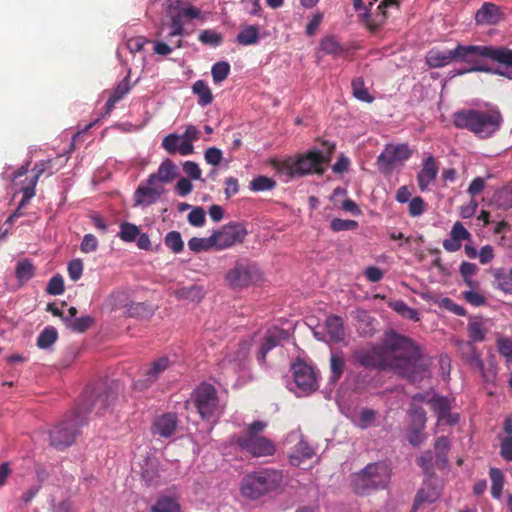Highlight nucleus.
Here are the masks:
<instances>
[{"instance_id":"f8f14e48","label":"nucleus","mask_w":512,"mask_h":512,"mask_svg":"<svg viewBox=\"0 0 512 512\" xmlns=\"http://www.w3.org/2000/svg\"><path fill=\"white\" fill-rule=\"evenodd\" d=\"M116 399V394L110 387L104 386L94 391L90 398L82 406L78 407L75 412H80V418L86 423V415L94 412L96 415L103 414Z\"/></svg>"},{"instance_id":"4be33fe9","label":"nucleus","mask_w":512,"mask_h":512,"mask_svg":"<svg viewBox=\"0 0 512 512\" xmlns=\"http://www.w3.org/2000/svg\"><path fill=\"white\" fill-rule=\"evenodd\" d=\"M474 19L480 26L496 25L503 19V13L495 3L484 2L476 11Z\"/></svg>"},{"instance_id":"338daca9","label":"nucleus","mask_w":512,"mask_h":512,"mask_svg":"<svg viewBox=\"0 0 512 512\" xmlns=\"http://www.w3.org/2000/svg\"><path fill=\"white\" fill-rule=\"evenodd\" d=\"M68 274L71 280L77 281L83 273V262L80 259H74L68 264Z\"/></svg>"},{"instance_id":"4d7b16f0","label":"nucleus","mask_w":512,"mask_h":512,"mask_svg":"<svg viewBox=\"0 0 512 512\" xmlns=\"http://www.w3.org/2000/svg\"><path fill=\"white\" fill-rule=\"evenodd\" d=\"M65 290L64 280L60 274L54 275L48 282L46 292L50 295H61Z\"/></svg>"},{"instance_id":"c85d7f7f","label":"nucleus","mask_w":512,"mask_h":512,"mask_svg":"<svg viewBox=\"0 0 512 512\" xmlns=\"http://www.w3.org/2000/svg\"><path fill=\"white\" fill-rule=\"evenodd\" d=\"M176 175V165L170 159H166L160 164L157 172L148 177L147 182L148 184H155L156 181L169 183Z\"/></svg>"},{"instance_id":"6ab92c4d","label":"nucleus","mask_w":512,"mask_h":512,"mask_svg":"<svg viewBox=\"0 0 512 512\" xmlns=\"http://www.w3.org/2000/svg\"><path fill=\"white\" fill-rule=\"evenodd\" d=\"M353 356L355 361L365 368L388 369L379 344L372 346L371 349L356 350Z\"/></svg>"},{"instance_id":"5fc2aeb1","label":"nucleus","mask_w":512,"mask_h":512,"mask_svg":"<svg viewBox=\"0 0 512 512\" xmlns=\"http://www.w3.org/2000/svg\"><path fill=\"white\" fill-rule=\"evenodd\" d=\"M478 268L474 263L470 262H462L459 268V272L464 279V282L473 287L475 282L473 280V276L476 274Z\"/></svg>"},{"instance_id":"8fccbe9b","label":"nucleus","mask_w":512,"mask_h":512,"mask_svg":"<svg viewBox=\"0 0 512 512\" xmlns=\"http://www.w3.org/2000/svg\"><path fill=\"white\" fill-rule=\"evenodd\" d=\"M139 232L140 230L136 225L124 222L120 225V232L118 236L124 242H133L136 240Z\"/></svg>"},{"instance_id":"6e6d98bb","label":"nucleus","mask_w":512,"mask_h":512,"mask_svg":"<svg viewBox=\"0 0 512 512\" xmlns=\"http://www.w3.org/2000/svg\"><path fill=\"white\" fill-rule=\"evenodd\" d=\"M251 343L247 340H242L237 345V350L235 352V356L229 361L236 362L238 366H241L242 363L247 359L250 351Z\"/></svg>"},{"instance_id":"cd10ccee","label":"nucleus","mask_w":512,"mask_h":512,"mask_svg":"<svg viewBox=\"0 0 512 512\" xmlns=\"http://www.w3.org/2000/svg\"><path fill=\"white\" fill-rule=\"evenodd\" d=\"M367 473L376 485V488H385L390 480V470L383 462L367 465Z\"/></svg>"},{"instance_id":"9b49d317","label":"nucleus","mask_w":512,"mask_h":512,"mask_svg":"<svg viewBox=\"0 0 512 512\" xmlns=\"http://www.w3.org/2000/svg\"><path fill=\"white\" fill-rule=\"evenodd\" d=\"M194 405L202 419L214 416L219 399L215 387L208 383H201L193 392Z\"/></svg>"},{"instance_id":"ea45409f","label":"nucleus","mask_w":512,"mask_h":512,"mask_svg":"<svg viewBox=\"0 0 512 512\" xmlns=\"http://www.w3.org/2000/svg\"><path fill=\"white\" fill-rule=\"evenodd\" d=\"M413 187L401 186L396 192V200L400 203L409 202V213L416 216V198L411 199Z\"/></svg>"},{"instance_id":"e433bc0d","label":"nucleus","mask_w":512,"mask_h":512,"mask_svg":"<svg viewBox=\"0 0 512 512\" xmlns=\"http://www.w3.org/2000/svg\"><path fill=\"white\" fill-rule=\"evenodd\" d=\"M489 476L491 479V495L499 500L504 487V474L499 468L491 467L489 469Z\"/></svg>"},{"instance_id":"c756f323","label":"nucleus","mask_w":512,"mask_h":512,"mask_svg":"<svg viewBox=\"0 0 512 512\" xmlns=\"http://www.w3.org/2000/svg\"><path fill=\"white\" fill-rule=\"evenodd\" d=\"M327 334L332 342L339 343L345 339L344 321L337 315H330L325 321Z\"/></svg>"},{"instance_id":"4468645a","label":"nucleus","mask_w":512,"mask_h":512,"mask_svg":"<svg viewBox=\"0 0 512 512\" xmlns=\"http://www.w3.org/2000/svg\"><path fill=\"white\" fill-rule=\"evenodd\" d=\"M411 156V151L405 144L386 145L377 158V165L381 172L389 173L397 164Z\"/></svg>"},{"instance_id":"864d4df0","label":"nucleus","mask_w":512,"mask_h":512,"mask_svg":"<svg viewBox=\"0 0 512 512\" xmlns=\"http://www.w3.org/2000/svg\"><path fill=\"white\" fill-rule=\"evenodd\" d=\"M389 307L404 318L416 320V311L408 307L406 303L402 300L390 302Z\"/></svg>"},{"instance_id":"72a5a7b5","label":"nucleus","mask_w":512,"mask_h":512,"mask_svg":"<svg viewBox=\"0 0 512 512\" xmlns=\"http://www.w3.org/2000/svg\"><path fill=\"white\" fill-rule=\"evenodd\" d=\"M260 39V29L257 25H243L237 35V42L244 46L254 45Z\"/></svg>"},{"instance_id":"f3484780","label":"nucleus","mask_w":512,"mask_h":512,"mask_svg":"<svg viewBox=\"0 0 512 512\" xmlns=\"http://www.w3.org/2000/svg\"><path fill=\"white\" fill-rule=\"evenodd\" d=\"M294 381L299 389L311 392L317 389L316 373L314 369L301 359H297L292 366Z\"/></svg>"},{"instance_id":"a19ab883","label":"nucleus","mask_w":512,"mask_h":512,"mask_svg":"<svg viewBox=\"0 0 512 512\" xmlns=\"http://www.w3.org/2000/svg\"><path fill=\"white\" fill-rule=\"evenodd\" d=\"M57 339H58L57 330L52 326L45 327L44 330L39 334V336L37 338V346L40 349H47L51 345H53Z\"/></svg>"},{"instance_id":"dca6fc26","label":"nucleus","mask_w":512,"mask_h":512,"mask_svg":"<svg viewBox=\"0 0 512 512\" xmlns=\"http://www.w3.org/2000/svg\"><path fill=\"white\" fill-rule=\"evenodd\" d=\"M110 304L112 309H122L125 308V313L129 317H135L139 319L149 318L153 315V308L151 305H148L143 302H132L131 304H127V295L124 292H114L109 297Z\"/></svg>"},{"instance_id":"2f4dec72","label":"nucleus","mask_w":512,"mask_h":512,"mask_svg":"<svg viewBox=\"0 0 512 512\" xmlns=\"http://www.w3.org/2000/svg\"><path fill=\"white\" fill-rule=\"evenodd\" d=\"M353 490L360 495H365L373 490H377L376 485L371 480L370 475L367 473V466L363 471L357 474L352 481Z\"/></svg>"},{"instance_id":"c9c22d12","label":"nucleus","mask_w":512,"mask_h":512,"mask_svg":"<svg viewBox=\"0 0 512 512\" xmlns=\"http://www.w3.org/2000/svg\"><path fill=\"white\" fill-rule=\"evenodd\" d=\"M176 296L179 299L189 300L192 302H200L205 295L204 289L198 285L189 287H181L176 290Z\"/></svg>"},{"instance_id":"9d476101","label":"nucleus","mask_w":512,"mask_h":512,"mask_svg":"<svg viewBox=\"0 0 512 512\" xmlns=\"http://www.w3.org/2000/svg\"><path fill=\"white\" fill-rule=\"evenodd\" d=\"M418 401L427 403L437 416L439 424L455 425L459 421L457 413H451V399L441 396L434 390L418 392Z\"/></svg>"},{"instance_id":"bb28decb","label":"nucleus","mask_w":512,"mask_h":512,"mask_svg":"<svg viewBox=\"0 0 512 512\" xmlns=\"http://www.w3.org/2000/svg\"><path fill=\"white\" fill-rule=\"evenodd\" d=\"M489 273L494 278V288L505 294H512V267L509 270L505 268H491Z\"/></svg>"},{"instance_id":"f704fd0d","label":"nucleus","mask_w":512,"mask_h":512,"mask_svg":"<svg viewBox=\"0 0 512 512\" xmlns=\"http://www.w3.org/2000/svg\"><path fill=\"white\" fill-rule=\"evenodd\" d=\"M150 512H181V506L175 498L161 496L151 506Z\"/></svg>"},{"instance_id":"ddd939ff","label":"nucleus","mask_w":512,"mask_h":512,"mask_svg":"<svg viewBox=\"0 0 512 512\" xmlns=\"http://www.w3.org/2000/svg\"><path fill=\"white\" fill-rule=\"evenodd\" d=\"M258 276V269L255 264L248 260H237L234 267L225 276L228 284L235 288L247 287L253 283Z\"/></svg>"},{"instance_id":"603ef678","label":"nucleus","mask_w":512,"mask_h":512,"mask_svg":"<svg viewBox=\"0 0 512 512\" xmlns=\"http://www.w3.org/2000/svg\"><path fill=\"white\" fill-rule=\"evenodd\" d=\"M320 47L326 54L337 55L343 52L342 46L334 36L323 38Z\"/></svg>"},{"instance_id":"774afa93","label":"nucleus","mask_w":512,"mask_h":512,"mask_svg":"<svg viewBox=\"0 0 512 512\" xmlns=\"http://www.w3.org/2000/svg\"><path fill=\"white\" fill-rule=\"evenodd\" d=\"M98 248V239L93 234H86L81 242L80 249L84 253L95 252Z\"/></svg>"},{"instance_id":"aec40b11","label":"nucleus","mask_w":512,"mask_h":512,"mask_svg":"<svg viewBox=\"0 0 512 512\" xmlns=\"http://www.w3.org/2000/svg\"><path fill=\"white\" fill-rule=\"evenodd\" d=\"M464 242H472V235L461 222L457 221L453 224L442 245L447 252L453 253L459 251Z\"/></svg>"},{"instance_id":"680f3d73","label":"nucleus","mask_w":512,"mask_h":512,"mask_svg":"<svg viewBox=\"0 0 512 512\" xmlns=\"http://www.w3.org/2000/svg\"><path fill=\"white\" fill-rule=\"evenodd\" d=\"M497 348L499 353L507 360L512 361V339L508 337H499L497 339Z\"/></svg>"},{"instance_id":"69168bd1","label":"nucleus","mask_w":512,"mask_h":512,"mask_svg":"<svg viewBox=\"0 0 512 512\" xmlns=\"http://www.w3.org/2000/svg\"><path fill=\"white\" fill-rule=\"evenodd\" d=\"M188 222L195 227H201L205 223V211L202 207H195L188 214Z\"/></svg>"},{"instance_id":"3c124183","label":"nucleus","mask_w":512,"mask_h":512,"mask_svg":"<svg viewBox=\"0 0 512 512\" xmlns=\"http://www.w3.org/2000/svg\"><path fill=\"white\" fill-rule=\"evenodd\" d=\"M92 324L93 318L90 316H82L73 321L69 319V321L66 322V326L68 328L78 333L87 331L92 326Z\"/></svg>"},{"instance_id":"58836bf2","label":"nucleus","mask_w":512,"mask_h":512,"mask_svg":"<svg viewBox=\"0 0 512 512\" xmlns=\"http://www.w3.org/2000/svg\"><path fill=\"white\" fill-rule=\"evenodd\" d=\"M313 455V448L307 442L301 440L295 446L294 453L290 456V462L293 465H299L303 460L311 459Z\"/></svg>"},{"instance_id":"412c9836","label":"nucleus","mask_w":512,"mask_h":512,"mask_svg":"<svg viewBox=\"0 0 512 512\" xmlns=\"http://www.w3.org/2000/svg\"><path fill=\"white\" fill-rule=\"evenodd\" d=\"M290 333L282 328L269 329L264 337V341L258 351L257 360L264 363L269 351L277 347L282 341L288 340Z\"/></svg>"},{"instance_id":"1a4fd4ad","label":"nucleus","mask_w":512,"mask_h":512,"mask_svg":"<svg viewBox=\"0 0 512 512\" xmlns=\"http://www.w3.org/2000/svg\"><path fill=\"white\" fill-rule=\"evenodd\" d=\"M84 419L80 418V412H73L50 432V443L55 448L62 450L70 446L79 432V427L84 425Z\"/></svg>"},{"instance_id":"423d86ee","label":"nucleus","mask_w":512,"mask_h":512,"mask_svg":"<svg viewBox=\"0 0 512 512\" xmlns=\"http://www.w3.org/2000/svg\"><path fill=\"white\" fill-rule=\"evenodd\" d=\"M266 428L265 421L258 420L250 423L245 431L234 438L235 444L254 458L273 456L276 445L271 439L262 435Z\"/></svg>"},{"instance_id":"393cba45","label":"nucleus","mask_w":512,"mask_h":512,"mask_svg":"<svg viewBox=\"0 0 512 512\" xmlns=\"http://www.w3.org/2000/svg\"><path fill=\"white\" fill-rule=\"evenodd\" d=\"M439 167L436 159L427 155L422 164V169L418 173V185L422 191L426 190L436 179Z\"/></svg>"},{"instance_id":"13d9d810","label":"nucleus","mask_w":512,"mask_h":512,"mask_svg":"<svg viewBox=\"0 0 512 512\" xmlns=\"http://www.w3.org/2000/svg\"><path fill=\"white\" fill-rule=\"evenodd\" d=\"M352 87L354 96L357 99L365 102H371L373 100L367 89L364 87V82L361 78L354 79L352 81Z\"/></svg>"},{"instance_id":"2eb2a0df","label":"nucleus","mask_w":512,"mask_h":512,"mask_svg":"<svg viewBox=\"0 0 512 512\" xmlns=\"http://www.w3.org/2000/svg\"><path fill=\"white\" fill-rule=\"evenodd\" d=\"M247 235L243 225L230 222L221 229L213 232V239L217 250H223L232 247L236 243H241Z\"/></svg>"},{"instance_id":"09e8293b","label":"nucleus","mask_w":512,"mask_h":512,"mask_svg":"<svg viewBox=\"0 0 512 512\" xmlns=\"http://www.w3.org/2000/svg\"><path fill=\"white\" fill-rule=\"evenodd\" d=\"M230 73V65L226 61L216 62L211 69L213 81L215 83H221L224 81Z\"/></svg>"},{"instance_id":"473e14b6","label":"nucleus","mask_w":512,"mask_h":512,"mask_svg":"<svg viewBox=\"0 0 512 512\" xmlns=\"http://www.w3.org/2000/svg\"><path fill=\"white\" fill-rule=\"evenodd\" d=\"M488 329L486 321L483 319H473L468 323L467 334L470 343L482 342L485 340V336Z\"/></svg>"},{"instance_id":"f03ea898","label":"nucleus","mask_w":512,"mask_h":512,"mask_svg":"<svg viewBox=\"0 0 512 512\" xmlns=\"http://www.w3.org/2000/svg\"><path fill=\"white\" fill-rule=\"evenodd\" d=\"M388 369L413 381L416 374V346L411 338L390 330L379 343Z\"/></svg>"},{"instance_id":"e2e57ef3","label":"nucleus","mask_w":512,"mask_h":512,"mask_svg":"<svg viewBox=\"0 0 512 512\" xmlns=\"http://www.w3.org/2000/svg\"><path fill=\"white\" fill-rule=\"evenodd\" d=\"M181 136L175 133L167 135L162 141V147L169 153L175 154L178 149Z\"/></svg>"},{"instance_id":"a211bd4d","label":"nucleus","mask_w":512,"mask_h":512,"mask_svg":"<svg viewBox=\"0 0 512 512\" xmlns=\"http://www.w3.org/2000/svg\"><path fill=\"white\" fill-rule=\"evenodd\" d=\"M172 362L168 357H161L151 362L149 368L141 378L134 382V388L140 391L148 389L159 377L171 366Z\"/></svg>"},{"instance_id":"7c9ffc66","label":"nucleus","mask_w":512,"mask_h":512,"mask_svg":"<svg viewBox=\"0 0 512 512\" xmlns=\"http://www.w3.org/2000/svg\"><path fill=\"white\" fill-rule=\"evenodd\" d=\"M131 90L130 76L127 75L118 85L114 88L111 96L105 103L106 112H111L115 105L122 100Z\"/></svg>"},{"instance_id":"79ce46f5","label":"nucleus","mask_w":512,"mask_h":512,"mask_svg":"<svg viewBox=\"0 0 512 512\" xmlns=\"http://www.w3.org/2000/svg\"><path fill=\"white\" fill-rule=\"evenodd\" d=\"M276 181L267 176H257L249 183V189L253 192L269 191L274 189Z\"/></svg>"},{"instance_id":"49530a36","label":"nucleus","mask_w":512,"mask_h":512,"mask_svg":"<svg viewBox=\"0 0 512 512\" xmlns=\"http://www.w3.org/2000/svg\"><path fill=\"white\" fill-rule=\"evenodd\" d=\"M19 281H28L34 276V266L29 260L19 261L15 269Z\"/></svg>"},{"instance_id":"bf43d9fd","label":"nucleus","mask_w":512,"mask_h":512,"mask_svg":"<svg viewBox=\"0 0 512 512\" xmlns=\"http://www.w3.org/2000/svg\"><path fill=\"white\" fill-rule=\"evenodd\" d=\"M330 227L335 232L355 230L358 227V222L355 220H344L340 218L332 219Z\"/></svg>"},{"instance_id":"5701e85b","label":"nucleus","mask_w":512,"mask_h":512,"mask_svg":"<svg viewBox=\"0 0 512 512\" xmlns=\"http://www.w3.org/2000/svg\"><path fill=\"white\" fill-rule=\"evenodd\" d=\"M401 0H382L377 6L376 13L365 11L363 20L371 31H376L387 19L386 8L391 6L398 7Z\"/></svg>"},{"instance_id":"a18cd8bd","label":"nucleus","mask_w":512,"mask_h":512,"mask_svg":"<svg viewBox=\"0 0 512 512\" xmlns=\"http://www.w3.org/2000/svg\"><path fill=\"white\" fill-rule=\"evenodd\" d=\"M164 243L175 254L182 252L184 249V242L178 231L168 232L164 238Z\"/></svg>"},{"instance_id":"20e7f679","label":"nucleus","mask_w":512,"mask_h":512,"mask_svg":"<svg viewBox=\"0 0 512 512\" xmlns=\"http://www.w3.org/2000/svg\"><path fill=\"white\" fill-rule=\"evenodd\" d=\"M435 454L431 452L421 457V466L425 470L426 478L423 487L418 491V502H434L440 496V484L434 475L429 473V465L445 469L448 464L447 453L450 449L449 439L445 436L437 438L434 444Z\"/></svg>"},{"instance_id":"0eeeda50","label":"nucleus","mask_w":512,"mask_h":512,"mask_svg":"<svg viewBox=\"0 0 512 512\" xmlns=\"http://www.w3.org/2000/svg\"><path fill=\"white\" fill-rule=\"evenodd\" d=\"M322 150H312L300 156L290 166L292 175H305L310 173L322 174L325 165L330 161L335 150V144L329 141H321Z\"/></svg>"},{"instance_id":"c03bdc74","label":"nucleus","mask_w":512,"mask_h":512,"mask_svg":"<svg viewBox=\"0 0 512 512\" xmlns=\"http://www.w3.org/2000/svg\"><path fill=\"white\" fill-rule=\"evenodd\" d=\"M345 369V361L341 355L332 354L330 358V370H331V377L330 381L335 383L337 382Z\"/></svg>"},{"instance_id":"7ed1b4c3","label":"nucleus","mask_w":512,"mask_h":512,"mask_svg":"<svg viewBox=\"0 0 512 512\" xmlns=\"http://www.w3.org/2000/svg\"><path fill=\"white\" fill-rule=\"evenodd\" d=\"M453 122L457 128L467 129L480 138H488L500 129L503 118L496 107L489 106L455 112Z\"/></svg>"},{"instance_id":"b1692460","label":"nucleus","mask_w":512,"mask_h":512,"mask_svg":"<svg viewBox=\"0 0 512 512\" xmlns=\"http://www.w3.org/2000/svg\"><path fill=\"white\" fill-rule=\"evenodd\" d=\"M163 190L154 186V184H140L134 192L135 206H149L154 204L161 196Z\"/></svg>"},{"instance_id":"4c0bfd02","label":"nucleus","mask_w":512,"mask_h":512,"mask_svg":"<svg viewBox=\"0 0 512 512\" xmlns=\"http://www.w3.org/2000/svg\"><path fill=\"white\" fill-rule=\"evenodd\" d=\"M192 91L198 96V104L205 107L213 101V95L209 86L203 80H197L193 86Z\"/></svg>"},{"instance_id":"0e129e2a","label":"nucleus","mask_w":512,"mask_h":512,"mask_svg":"<svg viewBox=\"0 0 512 512\" xmlns=\"http://www.w3.org/2000/svg\"><path fill=\"white\" fill-rule=\"evenodd\" d=\"M205 161L213 166H218L223 158V153L219 148L210 147L204 153Z\"/></svg>"},{"instance_id":"39448f33","label":"nucleus","mask_w":512,"mask_h":512,"mask_svg":"<svg viewBox=\"0 0 512 512\" xmlns=\"http://www.w3.org/2000/svg\"><path fill=\"white\" fill-rule=\"evenodd\" d=\"M283 482V474L275 469H261L248 473L242 478L241 495L250 500H257L277 491Z\"/></svg>"},{"instance_id":"37998d69","label":"nucleus","mask_w":512,"mask_h":512,"mask_svg":"<svg viewBox=\"0 0 512 512\" xmlns=\"http://www.w3.org/2000/svg\"><path fill=\"white\" fill-rule=\"evenodd\" d=\"M188 247L191 251L199 253L201 251H207L213 247L216 248L213 234L207 238L193 237L188 241Z\"/></svg>"},{"instance_id":"f257e3e1","label":"nucleus","mask_w":512,"mask_h":512,"mask_svg":"<svg viewBox=\"0 0 512 512\" xmlns=\"http://www.w3.org/2000/svg\"><path fill=\"white\" fill-rule=\"evenodd\" d=\"M477 57L491 59L506 66H512V50L506 47L457 45L452 50L429 51L426 55V63L432 68L449 65L455 60L470 62Z\"/></svg>"},{"instance_id":"a878e982","label":"nucleus","mask_w":512,"mask_h":512,"mask_svg":"<svg viewBox=\"0 0 512 512\" xmlns=\"http://www.w3.org/2000/svg\"><path fill=\"white\" fill-rule=\"evenodd\" d=\"M177 426V417L175 414L166 413L157 418L153 423V434H158L161 437H171Z\"/></svg>"},{"instance_id":"6e6552de","label":"nucleus","mask_w":512,"mask_h":512,"mask_svg":"<svg viewBox=\"0 0 512 512\" xmlns=\"http://www.w3.org/2000/svg\"><path fill=\"white\" fill-rule=\"evenodd\" d=\"M455 345L459 349L461 357L465 361V363L470 368L478 370L484 383H495L497 377V368L496 364L493 361H490L489 365L486 366L481 358V354L476 349V347L470 342H465L463 340L458 339L455 341Z\"/></svg>"},{"instance_id":"de8ad7c7","label":"nucleus","mask_w":512,"mask_h":512,"mask_svg":"<svg viewBox=\"0 0 512 512\" xmlns=\"http://www.w3.org/2000/svg\"><path fill=\"white\" fill-rule=\"evenodd\" d=\"M170 28L171 31L168 34L169 38L174 36H182L185 33L183 18L175 9L170 14Z\"/></svg>"},{"instance_id":"052dcab7","label":"nucleus","mask_w":512,"mask_h":512,"mask_svg":"<svg viewBox=\"0 0 512 512\" xmlns=\"http://www.w3.org/2000/svg\"><path fill=\"white\" fill-rule=\"evenodd\" d=\"M198 39L201 43L211 46H219L222 42V36L212 30H203Z\"/></svg>"}]
</instances>
